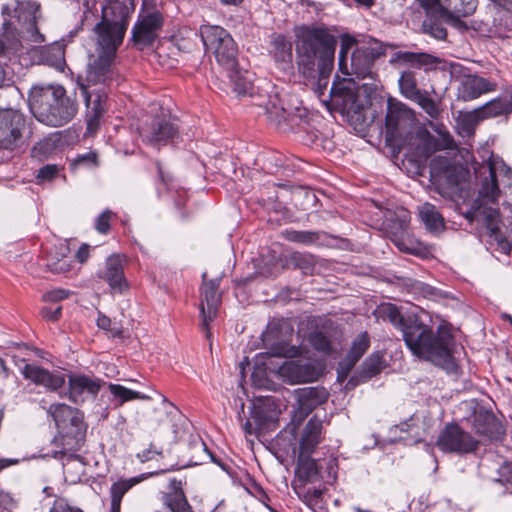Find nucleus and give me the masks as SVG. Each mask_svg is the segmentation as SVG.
Returning <instances> with one entry per match:
<instances>
[{
  "label": "nucleus",
  "instance_id": "obj_40",
  "mask_svg": "<svg viewBox=\"0 0 512 512\" xmlns=\"http://www.w3.org/2000/svg\"><path fill=\"white\" fill-rule=\"evenodd\" d=\"M138 480L131 478L127 480H119L111 487V512H120L121 501L125 493L131 489Z\"/></svg>",
  "mask_w": 512,
  "mask_h": 512
},
{
  "label": "nucleus",
  "instance_id": "obj_16",
  "mask_svg": "<svg viewBox=\"0 0 512 512\" xmlns=\"http://www.w3.org/2000/svg\"><path fill=\"white\" fill-rule=\"evenodd\" d=\"M178 135V127L169 118L156 117L140 129V136L148 144L159 147L166 145Z\"/></svg>",
  "mask_w": 512,
  "mask_h": 512
},
{
  "label": "nucleus",
  "instance_id": "obj_61",
  "mask_svg": "<svg viewBox=\"0 0 512 512\" xmlns=\"http://www.w3.org/2000/svg\"><path fill=\"white\" fill-rule=\"evenodd\" d=\"M69 296V291L64 289H55L43 295V300L47 302H58L66 299Z\"/></svg>",
  "mask_w": 512,
  "mask_h": 512
},
{
  "label": "nucleus",
  "instance_id": "obj_27",
  "mask_svg": "<svg viewBox=\"0 0 512 512\" xmlns=\"http://www.w3.org/2000/svg\"><path fill=\"white\" fill-rule=\"evenodd\" d=\"M322 422L316 417L311 418L306 424L300 439L299 454L310 456L321 440Z\"/></svg>",
  "mask_w": 512,
  "mask_h": 512
},
{
  "label": "nucleus",
  "instance_id": "obj_30",
  "mask_svg": "<svg viewBox=\"0 0 512 512\" xmlns=\"http://www.w3.org/2000/svg\"><path fill=\"white\" fill-rule=\"evenodd\" d=\"M200 35L206 51L212 54L231 36L224 28L216 25H202Z\"/></svg>",
  "mask_w": 512,
  "mask_h": 512
},
{
  "label": "nucleus",
  "instance_id": "obj_14",
  "mask_svg": "<svg viewBox=\"0 0 512 512\" xmlns=\"http://www.w3.org/2000/svg\"><path fill=\"white\" fill-rule=\"evenodd\" d=\"M296 409L292 421L299 425L317 406L328 398V392L323 387H305L294 391Z\"/></svg>",
  "mask_w": 512,
  "mask_h": 512
},
{
  "label": "nucleus",
  "instance_id": "obj_47",
  "mask_svg": "<svg viewBox=\"0 0 512 512\" xmlns=\"http://www.w3.org/2000/svg\"><path fill=\"white\" fill-rule=\"evenodd\" d=\"M417 85L416 73L414 71L407 70L402 72L399 78V87L405 97L412 100L419 95L421 91L418 89Z\"/></svg>",
  "mask_w": 512,
  "mask_h": 512
},
{
  "label": "nucleus",
  "instance_id": "obj_34",
  "mask_svg": "<svg viewBox=\"0 0 512 512\" xmlns=\"http://www.w3.org/2000/svg\"><path fill=\"white\" fill-rule=\"evenodd\" d=\"M331 323L328 321L320 320L319 324L315 325V330H313L309 336L308 341L313 346L314 349L329 353L331 350V341L329 334V327Z\"/></svg>",
  "mask_w": 512,
  "mask_h": 512
},
{
  "label": "nucleus",
  "instance_id": "obj_57",
  "mask_svg": "<svg viewBox=\"0 0 512 512\" xmlns=\"http://www.w3.org/2000/svg\"><path fill=\"white\" fill-rule=\"evenodd\" d=\"M18 507V500L9 492L0 489V510L13 512Z\"/></svg>",
  "mask_w": 512,
  "mask_h": 512
},
{
  "label": "nucleus",
  "instance_id": "obj_56",
  "mask_svg": "<svg viewBox=\"0 0 512 512\" xmlns=\"http://www.w3.org/2000/svg\"><path fill=\"white\" fill-rule=\"evenodd\" d=\"M59 167L55 164H47L41 167L37 172L39 182H50L57 177Z\"/></svg>",
  "mask_w": 512,
  "mask_h": 512
},
{
  "label": "nucleus",
  "instance_id": "obj_31",
  "mask_svg": "<svg viewBox=\"0 0 512 512\" xmlns=\"http://www.w3.org/2000/svg\"><path fill=\"white\" fill-rule=\"evenodd\" d=\"M272 53L275 61L282 69L291 67L293 60L292 42L284 35L278 34L272 41Z\"/></svg>",
  "mask_w": 512,
  "mask_h": 512
},
{
  "label": "nucleus",
  "instance_id": "obj_3",
  "mask_svg": "<svg viewBox=\"0 0 512 512\" xmlns=\"http://www.w3.org/2000/svg\"><path fill=\"white\" fill-rule=\"evenodd\" d=\"M40 5L33 1L11 0L3 4V29L0 39V87L6 77L2 59L11 58L18 54L22 48L19 37L34 43L45 41L44 35L37 28V20L40 17Z\"/></svg>",
  "mask_w": 512,
  "mask_h": 512
},
{
  "label": "nucleus",
  "instance_id": "obj_23",
  "mask_svg": "<svg viewBox=\"0 0 512 512\" xmlns=\"http://www.w3.org/2000/svg\"><path fill=\"white\" fill-rule=\"evenodd\" d=\"M471 424L477 434L489 439H498L504 433L503 426L496 416L484 407L474 411Z\"/></svg>",
  "mask_w": 512,
  "mask_h": 512
},
{
  "label": "nucleus",
  "instance_id": "obj_4",
  "mask_svg": "<svg viewBox=\"0 0 512 512\" xmlns=\"http://www.w3.org/2000/svg\"><path fill=\"white\" fill-rule=\"evenodd\" d=\"M338 43L337 30L334 26L308 25L296 34V63L303 76H312L316 68L324 72L334 67Z\"/></svg>",
  "mask_w": 512,
  "mask_h": 512
},
{
  "label": "nucleus",
  "instance_id": "obj_64",
  "mask_svg": "<svg viewBox=\"0 0 512 512\" xmlns=\"http://www.w3.org/2000/svg\"><path fill=\"white\" fill-rule=\"evenodd\" d=\"M47 266L54 273H65L69 271V264L66 260H59L58 262L48 263Z\"/></svg>",
  "mask_w": 512,
  "mask_h": 512
},
{
  "label": "nucleus",
  "instance_id": "obj_49",
  "mask_svg": "<svg viewBox=\"0 0 512 512\" xmlns=\"http://www.w3.org/2000/svg\"><path fill=\"white\" fill-rule=\"evenodd\" d=\"M356 44V39L350 34H343L340 37V51L338 66L341 72H347V60L350 49Z\"/></svg>",
  "mask_w": 512,
  "mask_h": 512
},
{
  "label": "nucleus",
  "instance_id": "obj_46",
  "mask_svg": "<svg viewBox=\"0 0 512 512\" xmlns=\"http://www.w3.org/2000/svg\"><path fill=\"white\" fill-rule=\"evenodd\" d=\"M478 6V0H442V8L452 10L458 16L472 15Z\"/></svg>",
  "mask_w": 512,
  "mask_h": 512
},
{
  "label": "nucleus",
  "instance_id": "obj_19",
  "mask_svg": "<svg viewBox=\"0 0 512 512\" xmlns=\"http://www.w3.org/2000/svg\"><path fill=\"white\" fill-rule=\"evenodd\" d=\"M104 382L96 377L74 374L68 379L69 399L75 404H81L88 398H94L98 394Z\"/></svg>",
  "mask_w": 512,
  "mask_h": 512
},
{
  "label": "nucleus",
  "instance_id": "obj_25",
  "mask_svg": "<svg viewBox=\"0 0 512 512\" xmlns=\"http://www.w3.org/2000/svg\"><path fill=\"white\" fill-rule=\"evenodd\" d=\"M85 431V426L78 428L72 427L65 431H59L60 436L55 438V445L59 446L61 449L54 452V457H72L75 452L81 449L84 442Z\"/></svg>",
  "mask_w": 512,
  "mask_h": 512
},
{
  "label": "nucleus",
  "instance_id": "obj_24",
  "mask_svg": "<svg viewBox=\"0 0 512 512\" xmlns=\"http://www.w3.org/2000/svg\"><path fill=\"white\" fill-rule=\"evenodd\" d=\"M51 415L59 431H65L72 427H84L83 414L76 408L66 404H52L47 410Z\"/></svg>",
  "mask_w": 512,
  "mask_h": 512
},
{
  "label": "nucleus",
  "instance_id": "obj_33",
  "mask_svg": "<svg viewBox=\"0 0 512 512\" xmlns=\"http://www.w3.org/2000/svg\"><path fill=\"white\" fill-rule=\"evenodd\" d=\"M237 53V45L232 36H229V38L224 40V43H222V45L216 52L213 53V55L215 56L219 65L227 70L237 67Z\"/></svg>",
  "mask_w": 512,
  "mask_h": 512
},
{
  "label": "nucleus",
  "instance_id": "obj_42",
  "mask_svg": "<svg viewBox=\"0 0 512 512\" xmlns=\"http://www.w3.org/2000/svg\"><path fill=\"white\" fill-rule=\"evenodd\" d=\"M480 121H482V118L477 109L460 115L457 120L459 134L463 137L472 136Z\"/></svg>",
  "mask_w": 512,
  "mask_h": 512
},
{
  "label": "nucleus",
  "instance_id": "obj_36",
  "mask_svg": "<svg viewBox=\"0 0 512 512\" xmlns=\"http://www.w3.org/2000/svg\"><path fill=\"white\" fill-rule=\"evenodd\" d=\"M230 81L233 83L234 91L238 95L250 94L252 90L251 75L248 71H242L238 68L226 70Z\"/></svg>",
  "mask_w": 512,
  "mask_h": 512
},
{
  "label": "nucleus",
  "instance_id": "obj_8",
  "mask_svg": "<svg viewBox=\"0 0 512 512\" xmlns=\"http://www.w3.org/2000/svg\"><path fill=\"white\" fill-rule=\"evenodd\" d=\"M489 17L472 22L473 30L483 36L504 37L512 30V2L504 6H487Z\"/></svg>",
  "mask_w": 512,
  "mask_h": 512
},
{
  "label": "nucleus",
  "instance_id": "obj_9",
  "mask_svg": "<svg viewBox=\"0 0 512 512\" xmlns=\"http://www.w3.org/2000/svg\"><path fill=\"white\" fill-rule=\"evenodd\" d=\"M415 122L411 109L401 102L389 100L386 113V139L399 143L410 132Z\"/></svg>",
  "mask_w": 512,
  "mask_h": 512
},
{
  "label": "nucleus",
  "instance_id": "obj_35",
  "mask_svg": "<svg viewBox=\"0 0 512 512\" xmlns=\"http://www.w3.org/2000/svg\"><path fill=\"white\" fill-rule=\"evenodd\" d=\"M511 107L507 102V96L503 94L502 96L495 98L484 105L477 108L482 120L490 117L500 116L502 114H509L511 112Z\"/></svg>",
  "mask_w": 512,
  "mask_h": 512
},
{
  "label": "nucleus",
  "instance_id": "obj_38",
  "mask_svg": "<svg viewBox=\"0 0 512 512\" xmlns=\"http://www.w3.org/2000/svg\"><path fill=\"white\" fill-rule=\"evenodd\" d=\"M296 474L303 483L315 481L319 475L316 461L309 456L299 454Z\"/></svg>",
  "mask_w": 512,
  "mask_h": 512
},
{
  "label": "nucleus",
  "instance_id": "obj_43",
  "mask_svg": "<svg viewBox=\"0 0 512 512\" xmlns=\"http://www.w3.org/2000/svg\"><path fill=\"white\" fill-rule=\"evenodd\" d=\"M403 60L420 68L421 66L431 65L436 62V58L425 53L397 52L390 59V63Z\"/></svg>",
  "mask_w": 512,
  "mask_h": 512
},
{
  "label": "nucleus",
  "instance_id": "obj_13",
  "mask_svg": "<svg viewBox=\"0 0 512 512\" xmlns=\"http://www.w3.org/2000/svg\"><path fill=\"white\" fill-rule=\"evenodd\" d=\"M162 26L163 16L159 11L139 15L132 28L134 44L141 47L152 45L158 38Z\"/></svg>",
  "mask_w": 512,
  "mask_h": 512
},
{
  "label": "nucleus",
  "instance_id": "obj_59",
  "mask_svg": "<svg viewBox=\"0 0 512 512\" xmlns=\"http://www.w3.org/2000/svg\"><path fill=\"white\" fill-rule=\"evenodd\" d=\"M49 512H83L80 508L72 507L64 498H56Z\"/></svg>",
  "mask_w": 512,
  "mask_h": 512
},
{
  "label": "nucleus",
  "instance_id": "obj_48",
  "mask_svg": "<svg viewBox=\"0 0 512 512\" xmlns=\"http://www.w3.org/2000/svg\"><path fill=\"white\" fill-rule=\"evenodd\" d=\"M283 236L286 240L300 243L304 245H311L316 243L320 235L318 232L313 231H297V230H285Z\"/></svg>",
  "mask_w": 512,
  "mask_h": 512
},
{
  "label": "nucleus",
  "instance_id": "obj_7",
  "mask_svg": "<svg viewBox=\"0 0 512 512\" xmlns=\"http://www.w3.org/2000/svg\"><path fill=\"white\" fill-rule=\"evenodd\" d=\"M480 442L456 423H448L440 431L436 445L444 453H475Z\"/></svg>",
  "mask_w": 512,
  "mask_h": 512
},
{
  "label": "nucleus",
  "instance_id": "obj_5",
  "mask_svg": "<svg viewBox=\"0 0 512 512\" xmlns=\"http://www.w3.org/2000/svg\"><path fill=\"white\" fill-rule=\"evenodd\" d=\"M402 335L414 356L440 366L448 372L456 371L457 365L451 352L453 338L448 330L439 327L435 333L416 316L408 320Z\"/></svg>",
  "mask_w": 512,
  "mask_h": 512
},
{
  "label": "nucleus",
  "instance_id": "obj_52",
  "mask_svg": "<svg viewBox=\"0 0 512 512\" xmlns=\"http://www.w3.org/2000/svg\"><path fill=\"white\" fill-rule=\"evenodd\" d=\"M109 390L113 394V396L120 399V403H124L126 401L134 400V399H147L148 397L142 395L140 392L128 389L119 384H109Z\"/></svg>",
  "mask_w": 512,
  "mask_h": 512
},
{
  "label": "nucleus",
  "instance_id": "obj_20",
  "mask_svg": "<svg viewBox=\"0 0 512 512\" xmlns=\"http://www.w3.org/2000/svg\"><path fill=\"white\" fill-rule=\"evenodd\" d=\"M21 373L25 379L32 381L36 385H41L50 391H56L65 384V375L61 372H50L49 370L35 364L26 363L21 368Z\"/></svg>",
  "mask_w": 512,
  "mask_h": 512
},
{
  "label": "nucleus",
  "instance_id": "obj_17",
  "mask_svg": "<svg viewBox=\"0 0 512 512\" xmlns=\"http://www.w3.org/2000/svg\"><path fill=\"white\" fill-rule=\"evenodd\" d=\"M279 376L289 384L313 382L320 373L315 365L301 360L285 361L278 369Z\"/></svg>",
  "mask_w": 512,
  "mask_h": 512
},
{
  "label": "nucleus",
  "instance_id": "obj_32",
  "mask_svg": "<svg viewBox=\"0 0 512 512\" xmlns=\"http://www.w3.org/2000/svg\"><path fill=\"white\" fill-rule=\"evenodd\" d=\"M418 215L425 228L430 232H439L444 228V219L437 208L430 203L418 207Z\"/></svg>",
  "mask_w": 512,
  "mask_h": 512
},
{
  "label": "nucleus",
  "instance_id": "obj_41",
  "mask_svg": "<svg viewBox=\"0 0 512 512\" xmlns=\"http://www.w3.org/2000/svg\"><path fill=\"white\" fill-rule=\"evenodd\" d=\"M370 346V340L368 334L362 333L356 337L353 341L352 346L347 354L345 361L349 367L355 365L356 362L365 354Z\"/></svg>",
  "mask_w": 512,
  "mask_h": 512
},
{
  "label": "nucleus",
  "instance_id": "obj_22",
  "mask_svg": "<svg viewBox=\"0 0 512 512\" xmlns=\"http://www.w3.org/2000/svg\"><path fill=\"white\" fill-rule=\"evenodd\" d=\"M496 89L497 84L494 81L478 75H467L461 79L458 87V99L471 101Z\"/></svg>",
  "mask_w": 512,
  "mask_h": 512
},
{
  "label": "nucleus",
  "instance_id": "obj_26",
  "mask_svg": "<svg viewBox=\"0 0 512 512\" xmlns=\"http://www.w3.org/2000/svg\"><path fill=\"white\" fill-rule=\"evenodd\" d=\"M33 59L40 64H46L58 70H63L65 66L64 46L60 43H53L47 46L35 48L32 51Z\"/></svg>",
  "mask_w": 512,
  "mask_h": 512
},
{
  "label": "nucleus",
  "instance_id": "obj_55",
  "mask_svg": "<svg viewBox=\"0 0 512 512\" xmlns=\"http://www.w3.org/2000/svg\"><path fill=\"white\" fill-rule=\"evenodd\" d=\"M442 15L445 19V21L451 25L453 28L457 29L460 32H467L468 30L472 29V21L469 23L464 22L461 20L462 16H458L455 12H452V10L444 9L442 8Z\"/></svg>",
  "mask_w": 512,
  "mask_h": 512
},
{
  "label": "nucleus",
  "instance_id": "obj_29",
  "mask_svg": "<svg viewBox=\"0 0 512 512\" xmlns=\"http://www.w3.org/2000/svg\"><path fill=\"white\" fill-rule=\"evenodd\" d=\"M373 62L360 46L357 47L347 60V72L345 75H354L357 78H365L371 74Z\"/></svg>",
  "mask_w": 512,
  "mask_h": 512
},
{
  "label": "nucleus",
  "instance_id": "obj_53",
  "mask_svg": "<svg viewBox=\"0 0 512 512\" xmlns=\"http://www.w3.org/2000/svg\"><path fill=\"white\" fill-rule=\"evenodd\" d=\"M370 60L374 63L378 58L385 56L388 48H393L392 45L383 43L376 39H371L366 45L361 46Z\"/></svg>",
  "mask_w": 512,
  "mask_h": 512
},
{
  "label": "nucleus",
  "instance_id": "obj_39",
  "mask_svg": "<svg viewBox=\"0 0 512 512\" xmlns=\"http://www.w3.org/2000/svg\"><path fill=\"white\" fill-rule=\"evenodd\" d=\"M273 402L270 399L259 401L254 404L251 410V417L255 420L258 426H263L268 422L277 419V412L271 409Z\"/></svg>",
  "mask_w": 512,
  "mask_h": 512
},
{
  "label": "nucleus",
  "instance_id": "obj_63",
  "mask_svg": "<svg viewBox=\"0 0 512 512\" xmlns=\"http://www.w3.org/2000/svg\"><path fill=\"white\" fill-rule=\"evenodd\" d=\"M61 306H58L56 309L52 310L51 308L49 307H44L42 310H41V314L43 316V318H45L46 320H49V321H56L58 320V318L60 317L61 315Z\"/></svg>",
  "mask_w": 512,
  "mask_h": 512
},
{
  "label": "nucleus",
  "instance_id": "obj_54",
  "mask_svg": "<svg viewBox=\"0 0 512 512\" xmlns=\"http://www.w3.org/2000/svg\"><path fill=\"white\" fill-rule=\"evenodd\" d=\"M412 100L415 101L431 118H437L439 116L440 109L438 105L427 94L421 92Z\"/></svg>",
  "mask_w": 512,
  "mask_h": 512
},
{
  "label": "nucleus",
  "instance_id": "obj_15",
  "mask_svg": "<svg viewBox=\"0 0 512 512\" xmlns=\"http://www.w3.org/2000/svg\"><path fill=\"white\" fill-rule=\"evenodd\" d=\"M134 11V0H104L99 20L127 32Z\"/></svg>",
  "mask_w": 512,
  "mask_h": 512
},
{
  "label": "nucleus",
  "instance_id": "obj_50",
  "mask_svg": "<svg viewBox=\"0 0 512 512\" xmlns=\"http://www.w3.org/2000/svg\"><path fill=\"white\" fill-rule=\"evenodd\" d=\"M423 31L437 40H444L447 36L446 28L439 19L427 17L422 24Z\"/></svg>",
  "mask_w": 512,
  "mask_h": 512
},
{
  "label": "nucleus",
  "instance_id": "obj_18",
  "mask_svg": "<svg viewBox=\"0 0 512 512\" xmlns=\"http://www.w3.org/2000/svg\"><path fill=\"white\" fill-rule=\"evenodd\" d=\"M357 92L351 79H343L333 83L328 95L332 107L341 112H350L357 107Z\"/></svg>",
  "mask_w": 512,
  "mask_h": 512
},
{
  "label": "nucleus",
  "instance_id": "obj_37",
  "mask_svg": "<svg viewBox=\"0 0 512 512\" xmlns=\"http://www.w3.org/2000/svg\"><path fill=\"white\" fill-rule=\"evenodd\" d=\"M161 499L163 505L171 512H193L183 490L164 493Z\"/></svg>",
  "mask_w": 512,
  "mask_h": 512
},
{
  "label": "nucleus",
  "instance_id": "obj_62",
  "mask_svg": "<svg viewBox=\"0 0 512 512\" xmlns=\"http://www.w3.org/2000/svg\"><path fill=\"white\" fill-rule=\"evenodd\" d=\"M162 452L160 450H157L153 447L151 444L148 449L143 450L142 452L137 454V458L141 462H147L155 458L156 455H161Z\"/></svg>",
  "mask_w": 512,
  "mask_h": 512
},
{
  "label": "nucleus",
  "instance_id": "obj_1",
  "mask_svg": "<svg viewBox=\"0 0 512 512\" xmlns=\"http://www.w3.org/2000/svg\"><path fill=\"white\" fill-rule=\"evenodd\" d=\"M94 52L89 57L86 76L79 86L86 105L87 129H98L106 111L108 87L114 78V60L126 31L98 20L93 29Z\"/></svg>",
  "mask_w": 512,
  "mask_h": 512
},
{
  "label": "nucleus",
  "instance_id": "obj_44",
  "mask_svg": "<svg viewBox=\"0 0 512 512\" xmlns=\"http://www.w3.org/2000/svg\"><path fill=\"white\" fill-rule=\"evenodd\" d=\"M383 316L390 321L397 329L403 332L408 324V320L415 318L416 315H403L393 304H387L381 308Z\"/></svg>",
  "mask_w": 512,
  "mask_h": 512
},
{
  "label": "nucleus",
  "instance_id": "obj_45",
  "mask_svg": "<svg viewBox=\"0 0 512 512\" xmlns=\"http://www.w3.org/2000/svg\"><path fill=\"white\" fill-rule=\"evenodd\" d=\"M333 68L334 67L328 68V70L325 71V73H324V71L321 68H316V71H315V73L312 76H303L304 78L313 81L312 88H313L314 92L316 93V95L324 103L329 101V100H326V99H322V97L324 96V93H325V91H326V89L328 87L329 78H330V75H331V72H332Z\"/></svg>",
  "mask_w": 512,
  "mask_h": 512
},
{
  "label": "nucleus",
  "instance_id": "obj_60",
  "mask_svg": "<svg viewBox=\"0 0 512 512\" xmlns=\"http://www.w3.org/2000/svg\"><path fill=\"white\" fill-rule=\"evenodd\" d=\"M75 165H82L87 167H95L97 166V154L96 152H87L81 155H78L75 159Z\"/></svg>",
  "mask_w": 512,
  "mask_h": 512
},
{
  "label": "nucleus",
  "instance_id": "obj_12",
  "mask_svg": "<svg viewBox=\"0 0 512 512\" xmlns=\"http://www.w3.org/2000/svg\"><path fill=\"white\" fill-rule=\"evenodd\" d=\"M204 285L201 289V302L199 305L202 322L201 327L210 336V323L217 317L218 309L221 303V295L218 293L220 279L216 278L206 281V273L202 275Z\"/></svg>",
  "mask_w": 512,
  "mask_h": 512
},
{
  "label": "nucleus",
  "instance_id": "obj_28",
  "mask_svg": "<svg viewBox=\"0 0 512 512\" xmlns=\"http://www.w3.org/2000/svg\"><path fill=\"white\" fill-rule=\"evenodd\" d=\"M268 118L276 124L287 122L290 126L298 124V118L301 117V110L298 107L289 109L284 107L280 100H270L266 106Z\"/></svg>",
  "mask_w": 512,
  "mask_h": 512
},
{
  "label": "nucleus",
  "instance_id": "obj_11",
  "mask_svg": "<svg viewBox=\"0 0 512 512\" xmlns=\"http://www.w3.org/2000/svg\"><path fill=\"white\" fill-rule=\"evenodd\" d=\"M465 177L464 170L447 156H436L430 162V178L438 187L452 188Z\"/></svg>",
  "mask_w": 512,
  "mask_h": 512
},
{
  "label": "nucleus",
  "instance_id": "obj_10",
  "mask_svg": "<svg viewBox=\"0 0 512 512\" xmlns=\"http://www.w3.org/2000/svg\"><path fill=\"white\" fill-rule=\"evenodd\" d=\"M25 116L15 109H0V149L14 150L23 143Z\"/></svg>",
  "mask_w": 512,
  "mask_h": 512
},
{
  "label": "nucleus",
  "instance_id": "obj_51",
  "mask_svg": "<svg viewBox=\"0 0 512 512\" xmlns=\"http://www.w3.org/2000/svg\"><path fill=\"white\" fill-rule=\"evenodd\" d=\"M97 326L100 329L109 332L114 338L123 339L125 337V330L123 327L116 322H112L109 317L103 314L98 315Z\"/></svg>",
  "mask_w": 512,
  "mask_h": 512
},
{
  "label": "nucleus",
  "instance_id": "obj_2",
  "mask_svg": "<svg viewBox=\"0 0 512 512\" xmlns=\"http://www.w3.org/2000/svg\"><path fill=\"white\" fill-rule=\"evenodd\" d=\"M485 153L489 156L483 157L480 163L475 161L474 166L476 178L481 185L478 197L464 215L469 221H483L489 233L490 243L496 245L497 251L509 254L512 245L503 236L498 226L499 212L495 208V202L500 193L497 184L498 176L510 178L512 171L499 156L489 151Z\"/></svg>",
  "mask_w": 512,
  "mask_h": 512
},
{
  "label": "nucleus",
  "instance_id": "obj_6",
  "mask_svg": "<svg viewBox=\"0 0 512 512\" xmlns=\"http://www.w3.org/2000/svg\"><path fill=\"white\" fill-rule=\"evenodd\" d=\"M28 102L34 117L51 127L67 124L77 113L75 99L67 96L62 86L34 85Z\"/></svg>",
  "mask_w": 512,
  "mask_h": 512
},
{
  "label": "nucleus",
  "instance_id": "obj_21",
  "mask_svg": "<svg viewBox=\"0 0 512 512\" xmlns=\"http://www.w3.org/2000/svg\"><path fill=\"white\" fill-rule=\"evenodd\" d=\"M98 277L106 281L116 293H124L128 289V282L124 275L123 258L120 255H111L106 259L105 268L98 272Z\"/></svg>",
  "mask_w": 512,
  "mask_h": 512
},
{
  "label": "nucleus",
  "instance_id": "obj_58",
  "mask_svg": "<svg viewBox=\"0 0 512 512\" xmlns=\"http://www.w3.org/2000/svg\"><path fill=\"white\" fill-rule=\"evenodd\" d=\"M113 213L110 210H105L101 213L95 222V229L101 233L106 234L110 230V220L112 218Z\"/></svg>",
  "mask_w": 512,
  "mask_h": 512
}]
</instances>
